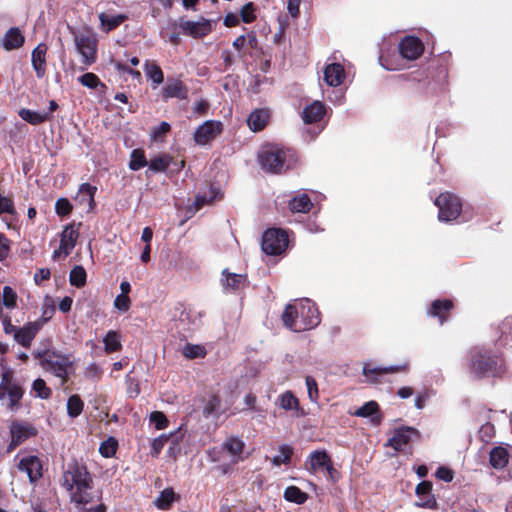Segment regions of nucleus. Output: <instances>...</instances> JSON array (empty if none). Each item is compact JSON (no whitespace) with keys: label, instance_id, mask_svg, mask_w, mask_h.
<instances>
[{"label":"nucleus","instance_id":"nucleus-44","mask_svg":"<svg viewBox=\"0 0 512 512\" xmlns=\"http://www.w3.org/2000/svg\"><path fill=\"white\" fill-rule=\"evenodd\" d=\"M279 454L272 458V464L274 466H280L282 464H288L293 454L292 448L287 444H282L278 448Z\"/></svg>","mask_w":512,"mask_h":512},{"label":"nucleus","instance_id":"nucleus-9","mask_svg":"<svg viewBox=\"0 0 512 512\" xmlns=\"http://www.w3.org/2000/svg\"><path fill=\"white\" fill-rule=\"evenodd\" d=\"M35 357L39 359L40 365L44 371L60 379L64 383V356L54 350H46L43 353L37 352Z\"/></svg>","mask_w":512,"mask_h":512},{"label":"nucleus","instance_id":"nucleus-50","mask_svg":"<svg viewBox=\"0 0 512 512\" xmlns=\"http://www.w3.org/2000/svg\"><path fill=\"white\" fill-rule=\"evenodd\" d=\"M183 355L188 359L200 358L205 356V348L200 345L186 344L182 349Z\"/></svg>","mask_w":512,"mask_h":512},{"label":"nucleus","instance_id":"nucleus-12","mask_svg":"<svg viewBox=\"0 0 512 512\" xmlns=\"http://www.w3.org/2000/svg\"><path fill=\"white\" fill-rule=\"evenodd\" d=\"M221 132V122L208 120L196 129L194 132V140L198 145H206L215 139Z\"/></svg>","mask_w":512,"mask_h":512},{"label":"nucleus","instance_id":"nucleus-51","mask_svg":"<svg viewBox=\"0 0 512 512\" xmlns=\"http://www.w3.org/2000/svg\"><path fill=\"white\" fill-rule=\"evenodd\" d=\"M78 236V228L74 225H66V256L75 247Z\"/></svg>","mask_w":512,"mask_h":512},{"label":"nucleus","instance_id":"nucleus-29","mask_svg":"<svg viewBox=\"0 0 512 512\" xmlns=\"http://www.w3.org/2000/svg\"><path fill=\"white\" fill-rule=\"evenodd\" d=\"M453 307V303L451 300H435L432 302L430 309L428 310V315L432 317H437L439 319L440 324L446 319V313L449 312Z\"/></svg>","mask_w":512,"mask_h":512},{"label":"nucleus","instance_id":"nucleus-21","mask_svg":"<svg viewBox=\"0 0 512 512\" xmlns=\"http://www.w3.org/2000/svg\"><path fill=\"white\" fill-rule=\"evenodd\" d=\"M39 329L40 325L37 322L28 323L22 328L12 327L14 339L24 347L30 346Z\"/></svg>","mask_w":512,"mask_h":512},{"label":"nucleus","instance_id":"nucleus-61","mask_svg":"<svg viewBox=\"0 0 512 512\" xmlns=\"http://www.w3.org/2000/svg\"><path fill=\"white\" fill-rule=\"evenodd\" d=\"M102 370L96 363H91L86 367L85 375L91 379H99L101 376Z\"/></svg>","mask_w":512,"mask_h":512},{"label":"nucleus","instance_id":"nucleus-30","mask_svg":"<svg viewBox=\"0 0 512 512\" xmlns=\"http://www.w3.org/2000/svg\"><path fill=\"white\" fill-rule=\"evenodd\" d=\"M127 18L128 17L125 14L109 15L104 12L99 14L101 29L105 32H110L114 30L119 25H121Z\"/></svg>","mask_w":512,"mask_h":512},{"label":"nucleus","instance_id":"nucleus-31","mask_svg":"<svg viewBox=\"0 0 512 512\" xmlns=\"http://www.w3.org/2000/svg\"><path fill=\"white\" fill-rule=\"evenodd\" d=\"M312 206L313 203L305 193L298 194L289 201V209L293 213H308Z\"/></svg>","mask_w":512,"mask_h":512},{"label":"nucleus","instance_id":"nucleus-54","mask_svg":"<svg viewBox=\"0 0 512 512\" xmlns=\"http://www.w3.org/2000/svg\"><path fill=\"white\" fill-rule=\"evenodd\" d=\"M150 422L154 424L157 430L165 429L168 425V419L163 412L154 411L150 414Z\"/></svg>","mask_w":512,"mask_h":512},{"label":"nucleus","instance_id":"nucleus-1","mask_svg":"<svg viewBox=\"0 0 512 512\" xmlns=\"http://www.w3.org/2000/svg\"><path fill=\"white\" fill-rule=\"evenodd\" d=\"M66 491L74 507L88 505L95 499L93 477L82 461L73 460L69 464L66 471Z\"/></svg>","mask_w":512,"mask_h":512},{"label":"nucleus","instance_id":"nucleus-45","mask_svg":"<svg viewBox=\"0 0 512 512\" xmlns=\"http://www.w3.org/2000/svg\"><path fill=\"white\" fill-rule=\"evenodd\" d=\"M171 162V157L163 154L152 158L149 162V169L153 172H164Z\"/></svg>","mask_w":512,"mask_h":512},{"label":"nucleus","instance_id":"nucleus-11","mask_svg":"<svg viewBox=\"0 0 512 512\" xmlns=\"http://www.w3.org/2000/svg\"><path fill=\"white\" fill-rule=\"evenodd\" d=\"M245 443L236 436L228 437L221 445V452L227 454L230 458V464H238L244 461L248 455L244 453Z\"/></svg>","mask_w":512,"mask_h":512},{"label":"nucleus","instance_id":"nucleus-23","mask_svg":"<svg viewBox=\"0 0 512 512\" xmlns=\"http://www.w3.org/2000/svg\"><path fill=\"white\" fill-rule=\"evenodd\" d=\"M345 79V71L341 64L331 63L324 69V80L331 87L340 86Z\"/></svg>","mask_w":512,"mask_h":512},{"label":"nucleus","instance_id":"nucleus-22","mask_svg":"<svg viewBox=\"0 0 512 512\" xmlns=\"http://www.w3.org/2000/svg\"><path fill=\"white\" fill-rule=\"evenodd\" d=\"M330 462L331 458L325 450H316L311 452L305 465L306 469L310 473H317L318 471L325 469Z\"/></svg>","mask_w":512,"mask_h":512},{"label":"nucleus","instance_id":"nucleus-32","mask_svg":"<svg viewBox=\"0 0 512 512\" xmlns=\"http://www.w3.org/2000/svg\"><path fill=\"white\" fill-rule=\"evenodd\" d=\"M45 54L46 46L43 44H39L32 52V65L39 78L45 74Z\"/></svg>","mask_w":512,"mask_h":512},{"label":"nucleus","instance_id":"nucleus-49","mask_svg":"<svg viewBox=\"0 0 512 512\" xmlns=\"http://www.w3.org/2000/svg\"><path fill=\"white\" fill-rule=\"evenodd\" d=\"M179 321L183 324L187 322L188 326L185 327L184 330L191 331L198 327L200 320L195 312L184 310L180 315Z\"/></svg>","mask_w":512,"mask_h":512},{"label":"nucleus","instance_id":"nucleus-53","mask_svg":"<svg viewBox=\"0 0 512 512\" xmlns=\"http://www.w3.org/2000/svg\"><path fill=\"white\" fill-rule=\"evenodd\" d=\"M17 295L10 286H4L2 293V304L6 308H14L16 306Z\"/></svg>","mask_w":512,"mask_h":512},{"label":"nucleus","instance_id":"nucleus-4","mask_svg":"<svg viewBox=\"0 0 512 512\" xmlns=\"http://www.w3.org/2000/svg\"><path fill=\"white\" fill-rule=\"evenodd\" d=\"M292 158V151L275 145L264 147L259 153V163L262 169L273 174H280L289 169Z\"/></svg>","mask_w":512,"mask_h":512},{"label":"nucleus","instance_id":"nucleus-57","mask_svg":"<svg viewBox=\"0 0 512 512\" xmlns=\"http://www.w3.org/2000/svg\"><path fill=\"white\" fill-rule=\"evenodd\" d=\"M174 434H162L159 437L155 438L152 442V455L157 456L161 450L163 449L165 443L173 438Z\"/></svg>","mask_w":512,"mask_h":512},{"label":"nucleus","instance_id":"nucleus-55","mask_svg":"<svg viewBox=\"0 0 512 512\" xmlns=\"http://www.w3.org/2000/svg\"><path fill=\"white\" fill-rule=\"evenodd\" d=\"M435 395V391L433 389H424L423 391L419 392L415 398V407L418 410H422L426 402Z\"/></svg>","mask_w":512,"mask_h":512},{"label":"nucleus","instance_id":"nucleus-64","mask_svg":"<svg viewBox=\"0 0 512 512\" xmlns=\"http://www.w3.org/2000/svg\"><path fill=\"white\" fill-rule=\"evenodd\" d=\"M87 505H76L73 512H106V506L99 504L91 508H87Z\"/></svg>","mask_w":512,"mask_h":512},{"label":"nucleus","instance_id":"nucleus-40","mask_svg":"<svg viewBox=\"0 0 512 512\" xmlns=\"http://www.w3.org/2000/svg\"><path fill=\"white\" fill-rule=\"evenodd\" d=\"M283 497L286 501L296 504H303L308 499V495L297 486L287 487L284 491Z\"/></svg>","mask_w":512,"mask_h":512},{"label":"nucleus","instance_id":"nucleus-7","mask_svg":"<svg viewBox=\"0 0 512 512\" xmlns=\"http://www.w3.org/2000/svg\"><path fill=\"white\" fill-rule=\"evenodd\" d=\"M74 34L75 47L81 56V63L87 67L96 61L97 39L91 31H80Z\"/></svg>","mask_w":512,"mask_h":512},{"label":"nucleus","instance_id":"nucleus-56","mask_svg":"<svg viewBox=\"0 0 512 512\" xmlns=\"http://www.w3.org/2000/svg\"><path fill=\"white\" fill-rule=\"evenodd\" d=\"M219 406V397L216 395L211 396L203 409V415L206 418L210 417L211 415L215 414L218 411Z\"/></svg>","mask_w":512,"mask_h":512},{"label":"nucleus","instance_id":"nucleus-36","mask_svg":"<svg viewBox=\"0 0 512 512\" xmlns=\"http://www.w3.org/2000/svg\"><path fill=\"white\" fill-rule=\"evenodd\" d=\"M83 410L84 401L78 394H73L66 400V413L70 418H77Z\"/></svg>","mask_w":512,"mask_h":512},{"label":"nucleus","instance_id":"nucleus-58","mask_svg":"<svg viewBox=\"0 0 512 512\" xmlns=\"http://www.w3.org/2000/svg\"><path fill=\"white\" fill-rule=\"evenodd\" d=\"M32 388L36 395L42 399H46L50 395V389L46 386V383L43 379H36L33 382Z\"/></svg>","mask_w":512,"mask_h":512},{"label":"nucleus","instance_id":"nucleus-24","mask_svg":"<svg viewBox=\"0 0 512 512\" xmlns=\"http://www.w3.org/2000/svg\"><path fill=\"white\" fill-rule=\"evenodd\" d=\"M96 192V187L90 184H82L75 197L74 200L80 206H82L87 211H90L94 207V195Z\"/></svg>","mask_w":512,"mask_h":512},{"label":"nucleus","instance_id":"nucleus-3","mask_svg":"<svg viewBox=\"0 0 512 512\" xmlns=\"http://www.w3.org/2000/svg\"><path fill=\"white\" fill-rule=\"evenodd\" d=\"M468 370L470 375L477 379L501 377L506 372L501 357L482 346L473 347L469 351Z\"/></svg>","mask_w":512,"mask_h":512},{"label":"nucleus","instance_id":"nucleus-48","mask_svg":"<svg viewBox=\"0 0 512 512\" xmlns=\"http://www.w3.org/2000/svg\"><path fill=\"white\" fill-rule=\"evenodd\" d=\"M78 81L89 89L105 88V85L100 81L99 77L94 73H85L78 77Z\"/></svg>","mask_w":512,"mask_h":512},{"label":"nucleus","instance_id":"nucleus-8","mask_svg":"<svg viewBox=\"0 0 512 512\" xmlns=\"http://www.w3.org/2000/svg\"><path fill=\"white\" fill-rule=\"evenodd\" d=\"M435 205L439 208L438 218L442 222L457 219L462 210L460 199L448 192L440 194L435 200Z\"/></svg>","mask_w":512,"mask_h":512},{"label":"nucleus","instance_id":"nucleus-47","mask_svg":"<svg viewBox=\"0 0 512 512\" xmlns=\"http://www.w3.org/2000/svg\"><path fill=\"white\" fill-rule=\"evenodd\" d=\"M87 274L82 266H75L69 274L70 284L76 287H82L86 283Z\"/></svg>","mask_w":512,"mask_h":512},{"label":"nucleus","instance_id":"nucleus-25","mask_svg":"<svg viewBox=\"0 0 512 512\" xmlns=\"http://www.w3.org/2000/svg\"><path fill=\"white\" fill-rule=\"evenodd\" d=\"M325 112V105L321 101H314L304 108L302 119L306 124L316 123L323 118Z\"/></svg>","mask_w":512,"mask_h":512},{"label":"nucleus","instance_id":"nucleus-38","mask_svg":"<svg viewBox=\"0 0 512 512\" xmlns=\"http://www.w3.org/2000/svg\"><path fill=\"white\" fill-rule=\"evenodd\" d=\"M175 492L172 488L164 489L160 495L153 501V504L161 510H167L170 508L175 500Z\"/></svg>","mask_w":512,"mask_h":512},{"label":"nucleus","instance_id":"nucleus-27","mask_svg":"<svg viewBox=\"0 0 512 512\" xmlns=\"http://www.w3.org/2000/svg\"><path fill=\"white\" fill-rule=\"evenodd\" d=\"M269 120V111L267 109H256L248 117L247 123L249 128L258 132L264 129Z\"/></svg>","mask_w":512,"mask_h":512},{"label":"nucleus","instance_id":"nucleus-42","mask_svg":"<svg viewBox=\"0 0 512 512\" xmlns=\"http://www.w3.org/2000/svg\"><path fill=\"white\" fill-rule=\"evenodd\" d=\"M277 404L284 410L299 409V401L291 391L282 393L278 397Z\"/></svg>","mask_w":512,"mask_h":512},{"label":"nucleus","instance_id":"nucleus-39","mask_svg":"<svg viewBox=\"0 0 512 512\" xmlns=\"http://www.w3.org/2000/svg\"><path fill=\"white\" fill-rule=\"evenodd\" d=\"M144 71L147 78L156 85H159L164 81V74L161 68L155 62H150L147 60L144 64Z\"/></svg>","mask_w":512,"mask_h":512},{"label":"nucleus","instance_id":"nucleus-60","mask_svg":"<svg viewBox=\"0 0 512 512\" xmlns=\"http://www.w3.org/2000/svg\"><path fill=\"white\" fill-rule=\"evenodd\" d=\"M170 128V124L168 122L163 121L158 126L153 128L151 135L154 139H158L162 135L168 133L170 131Z\"/></svg>","mask_w":512,"mask_h":512},{"label":"nucleus","instance_id":"nucleus-19","mask_svg":"<svg viewBox=\"0 0 512 512\" xmlns=\"http://www.w3.org/2000/svg\"><path fill=\"white\" fill-rule=\"evenodd\" d=\"M353 415L361 418H369L370 422L375 426H378L382 421L379 404L374 400L366 402L359 407Z\"/></svg>","mask_w":512,"mask_h":512},{"label":"nucleus","instance_id":"nucleus-17","mask_svg":"<svg viewBox=\"0 0 512 512\" xmlns=\"http://www.w3.org/2000/svg\"><path fill=\"white\" fill-rule=\"evenodd\" d=\"M163 98L186 99L188 97V89L179 79L169 78L162 89Z\"/></svg>","mask_w":512,"mask_h":512},{"label":"nucleus","instance_id":"nucleus-63","mask_svg":"<svg viewBox=\"0 0 512 512\" xmlns=\"http://www.w3.org/2000/svg\"><path fill=\"white\" fill-rule=\"evenodd\" d=\"M51 272L47 268H40L34 274V281L37 285H41L44 280H48Z\"/></svg>","mask_w":512,"mask_h":512},{"label":"nucleus","instance_id":"nucleus-6","mask_svg":"<svg viewBox=\"0 0 512 512\" xmlns=\"http://www.w3.org/2000/svg\"><path fill=\"white\" fill-rule=\"evenodd\" d=\"M289 244V237L281 228H269L262 236L261 248L267 255H280L286 251Z\"/></svg>","mask_w":512,"mask_h":512},{"label":"nucleus","instance_id":"nucleus-62","mask_svg":"<svg viewBox=\"0 0 512 512\" xmlns=\"http://www.w3.org/2000/svg\"><path fill=\"white\" fill-rule=\"evenodd\" d=\"M436 477L444 482L453 480V472L447 467H439L436 471Z\"/></svg>","mask_w":512,"mask_h":512},{"label":"nucleus","instance_id":"nucleus-59","mask_svg":"<svg viewBox=\"0 0 512 512\" xmlns=\"http://www.w3.org/2000/svg\"><path fill=\"white\" fill-rule=\"evenodd\" d=\"M241 17L243 22L251 23L255 19L254 6L252 3H247L241 10Z\"/></svg>","mask_w":512,"mask_h":512},{"label":"nucleus","instance_id":"nucleus-33","mask_svg":"<svg viewBox=\"0 0 512 512\" xmlns=\"http://www.w3.org/2000/svg\"><path fill=\"white\" fill-rule=\"evenodd\" d=\"M217 199H220V191L216 188L211 187L208 193H199L196 196L193 205L190 207V210L196 212L199 209H201L204 205L210 204L216 201Z\"/></svg>","mask_w":512,"mask_h":512},{"label":"nucleus","instance_id":"nucleus-28","mask_svg":"<svg viewBox=\"0 0 512 512\" xmlns=\"http://www.w3.org/2000/svg\"><path fill=\"white\" fill-rule=\"evenodd\" d=\"M489 462L494 469H503L509 462L508 450L502 446L494 447L489 453Z\"/></svg>","mask_w":512,"mask_h":512},{"label":"nucleus","instance_id":"nucleus-13","mask_svg":"<svg viewBox=\"0 0 512 512\" xmlns=\"http://www.w3.org/2000/svg\"><path fill=\"white\" fill-rule=\"evenodd\" d=\"M406 368V364L391 366H371L370 363H364L362 373L366 377V382L377 384L380 383V377L382 375L404 371Z\"/></svg>","mask_w":512,"mask_h":512},{"label":"nucleus","instance_id":"nucleus-37","mask_svg":"<svg viewBox=\"0 0 512 512\" xmlns=\"http://www.w3.org/2000/svg\"><path fill=\"white\" fill-rule=\"evenodd\" d=\"M103 344L104 351L107 354L117 352L122 348L120 336L114 330H110L106 333V335L103 337Z\"/></svg>","mask_w":512,"mask_h":512},{"label":"nucleus","instance_id":"nucleus-41","mask_svg":"<svg viewBox=\"0 0 512 512\" xmlns=\"http://www.w3.org/2000/svg\"><path fill=\"white\" fill-rule=\"evenodd\" d=\"M19 116L26 122L32 125H38L43 123L48 119V113H42L38 111H33L30 109H21L19 111Z\"/></svg>","mask_w":512,"mask_h":512},{"label":"nucleus","instance_id":"nucleus-10","mask_svg":"<svg viewBox=\"0 0 512 512\" xmlns=\"http://www.w3.org/2000/svg\"><path fill=\"white\" fill-rule=\"evenodd\" d=\"M418 437L417 429L409 426L400 427L394 430L393 436L388 439L386 446L392 447L395 451H403L414 438Z\"/></svg>","mask_w":512,"mask_h":512},{"label":"nucleus","instance_id":"nucleus-26","mask_svg":"<svg viewBox=\"0 0 512 512\" xmlns=\"http://www.w3.org/2000/svg\"><path fill=\"white\" fill-rule=\"evenodd\" d=\"M222 285L225 290L237 291L246 285V276L243 274L230 273L227 269L222 272Z\"/></svg>","mask_w":512,"mask_h":512},{"label":"nucleus","instance_id":"nucleus-5","mask_svg":"<svg viewBox=\"0 0 512 512\" xmlns=\"http://www.w3.org/2000/svg\"><path fill=\"white\" fill-rule=\"evenodd\" d=\"M8 398L7 408L11 411L19 407V402L23 397V389L13 377L12 370L5 368L1 373L0 381V399Z\"/></svg>","mask_w":512,"mask_h":512},{"label":"nucleus","instance_id":"nucleus-52","mask_svg":"<svg viewBox=\"0 0 512 512\" xmlns=\"http://www.w3.org/2000/svg\"><path fill=\"white\" fill-rule=\"evenodd\" d=\"M305 384L307 388L308 398L311 402L316 403L319 398L318 384L312 376L305 378Z\"/></svg>","mask_w":512,"mask_h":512},{"label":"nucleus","instance_id":"nucleus-46","mask_svg":"<svg viewBox=\"0 0 512 512\" xmlns=\"http://www.w3.org/2000/svg\"><path fill=\"white\" fill-rule=\"evenodd\" d=\"M118 441L114 437H109L99 446V453L105 458H111L116 454Z\"/></svg>","mask_w":512,"mask_h":512},{"label":"nucleus","instance_id":"nucleus-18","mask_svg":"<svg viewBox=\"0 0 512 512\" xmlns=\"http://www.w3.org/2000/svg\"><path fill=\"white\" fill-rule=\"evenodd\" d=\"M180 28L186 35L194 38H201L211 31V23L208 20L184 21L180 24Z\"/></svg>","mask_w":512,"mask_h":512},{"label":"nucleus","instance_id":"nucleus-14","mask_svg":"<svg viewBox=\"0 0 512 512\" xmlns=\"http://www.w3.org/2000/svg\"><path fill=\"white\" fill-rule=\"evenodd\" d=\"M400 55L407 60H416L423 51L424 45L416 36H405L398 45Z\"/></svg>","mask_w":512,"mask_h":512},{"label":"nucleus","instance_id":"nucleus-20","mask_svg":"<svg viewBox=\"0 0 512 512\" xmlns=\"http://www.w3.org/2000/svg\"><path fill=\"white\" fill-rule=\"evenodd\" d=\"M416 495L419 500L416 502V505L423 508H436V500L431 494L432 491V483L429 481L420 482L416 486Z\"/></svg>","mask_w":512,"mask_h":512},{"label":"nucleus","instance_id":"nucleus-43","mask_svg":"<svg viewBox=\"0 0 512 512\" xmlns=\"http://www.w3.org/2000/svg\"><path fill=\"white\" fill-rule=\"evenodd\" d=\"M148 165L144 151L141 149H134L130 155L129 168L132 171H138Z\"/></svg>","mask_w":512,"mask_h":512},{"label":"nucleus","instance_id":"nucleus-34","mask_svg":"<svg viewBox=\"0 0 512 512\" xmlns=\"http://www.w3.org/2000/svg\"><path fill=\"white\" fill-rule=\"evenodd\" d=\"M24 37L18 28L9 29L2 39L3 47L6 50L17 49L22 46Z\"/></svg>","mask_w":512,"mask_h":512},{"label":"nucleus","instance_id":"nucleus-2","mask_svg":"<svg viewBox=\"0 0 512 512\" xmlns=\"http://www.w3.org/2000/svg\"><path fill=\"white\" fill-rule=\"evenodd\" d=\"M282 321L291 331L302 332L315 328L320 323V317L315 303L304 298L286 305Z\"/></svg>","mask_w":512,"mask_h":512},{"label":"nucleus","instance_id":"nucleus-16","mask_svg":"<svg viewBox=\"0 0 512 512\" xmlns=\"http://www.w3.org/2000/svg\"><path fill=\"white\" fill-rule=\"evenodd\" d=\"M11 443L9 449H13L20 445L27 438L36 434L33 426L25 423L13 422L10 426Z\"/></svg>","mask_w":512,"mask_h":512},{"label":"nucleus","instance_id":"nucleus-15","mask_svg":"<svg viewBox=\"0 0 512 512\" xmlns=\"http://www.w3.org/2000/svg\"><path fill=\"white\" fill-rule=\"evenodd\" d=\"M18 469L25 472L31 483H35L42 477V464L38 457L28 455L20 459Z\"/></svg>","mask_w":512,"mask_h":512},{"label":"nucleus","instance_id":"nucleus-35","mask_svg":"<svg viewBox=\"0 0 512 512\" xmlns=\"http://www.w3.org/2000/svg\"><path fill=\"white\" fill-rule=\"evenodd\" d=\"M498 342L501 346L512 349V317H507L499 326Z\"/></svg>","mask_w":512,"mask_h":512}]
</instances>
